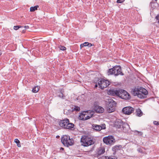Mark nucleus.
Instances as JSON below:
<instances>
[{
	"instance_id": "nucleus-16",
	"label": "nucleus",
	"mask_w": 159,
	"mask_h": 159,
	"mask_svg": "<svg viewBox=\"0 0 159 159\" xmlns=\"http://www.w3.org/2000/svg\"><path fill=\"white\" fill-rule=\"evenodd\" d=\"M105 152V150L104 148H99L98 149L97 153L98 155H100L103 154Z\"/></svg>"
},
{
	"instance_id": "nucleus-6",
	"label": "nucleus",
	"mask_w": 159,
	"mask_h": 159,
	"mask_svg": "<svg viewBox=\"0 0 159 159\" xmlns=\"http://www.w3.org/2000/svg\"><path fill=\"white\" fill-rule=\"evenodd\" d=\"M82 145L84 146H88L93 143V142L91 138L88 137L83 136L81 139Z\"/></svg>"
},
{
	"instance_id": "nucleus-11",
	"label": "nucleus",
	"mask_w": 159,
	"mask_h": 159,
	"mask_svg": "<svg viewBox=\"0 0 159 159\" xmlns=\"http://www.w3.org/2000/svg\"><path fill=\"white\" fill-rule=\"evenodd\" d=\"M92 128L96 131H99L102 129H104L106 128V125L105 124L101 125L93 124L92 125Z\"/></svg>"
},
{
	"instance_id": "nucleus-8",
	"label": "nucleus",
	"mask_w": 159,
	"mask_h": 159,
	"mask_svg": "<svg viewBox=\"0 0 159 159\" xmlns=\"http://www.w3.org/2000/svg\"><path fill=\"white\" fill-rule=\"evenodd\" d=\"M118 93L117 96L119 97L122 99H128L130 98V96L129 93L124 90L122 89H118Z\"/></svg>"
},
{
	"instance_id": "nucleus-7",
	"label": "nucleus",
	"mask_w": 159,
	"mask_h": 159,
	"mask_svg": "<svg viewBox=\"0 0 159 159\" xmlns=\"http://www.w3.org/2000/svg\"><path fill=\"white\" fill-rule=\"evenodd\" d=\"M104 143L108 145H112L115 142L116 140L112 136L109 135L104 137L103 139Z\"/></svg>"
},
{
	"instance_id": "nucleus-24",
	"label": "nucleus",
	"mask_w": 159,
	"mask_h": 159,
	"mask_svg": "<svg viewBox=\"0 0 159 159\" xmlns=\"http://www.w3.org/2000/svg\"><path fill=\"white\" fill-rule=\"evenodd\" d=\"M73 111H79L80 110V107H79L75 106L73 108Z\"/></svg>"
},
{
	"instance_id": "nucleus-17",
	"label": "nucleus",
	"mask_w": 159,
	"mask_h": 159,
	"mask_svg": "<svg viewBox=\"0 0 159 159\" xmlns=\"http://www.w3.org/2000/svg\"><path fill=\"white\" fill-rule=\"evenodd\" d=\"M29 28V27L28 26H20V32L24 33L26 32V30Z\"/></svg>"
},
{
	"instance_id": "nucleus-14",
	"label": "nucleus",
	"mask_w": 159,
	"mask_h": 159,
	"mask_svg": "<svg viewBox=\"0 0 159 159\" xmlns=\"http://www.w3.org/2000/svg\"><path fill=\"white\" fill-rule=\"evenodd\" d=\"M122 125L123 122L121 120H117L115 122L114 126L115 127L118 128H119Z\"/></svg>"
},
{
	"instance_id": "nucleus-15",
	"label": "nucleus",
	"mask_w": 159,
	"mask_h": 159,
	"mask_svg": "<svg viewBox=\"0 0 159 159\" xmlns=\"http://www.w3.org/2000/svg\"><path fill=\"white\" fill-rule=\"evenodd\" d=\"M118 90H110L108 92V94L112 95L118 96Z\"/></svg>"
},
{
	"instance_id": "nucleus-2",
	"label": "nucleus",
	"mask_w": 159,
	"mask_h": 159,
	"mask_svg": "<svg viewBox=\"0 0 159 159\" xmlns=\"http://www.w3.org/2000/svg\"><path fill=\"white\" fill-rule=\"evenodd\" d=\"M107 74L108 75L113 74L116 76L119 75H123V74L121 71V68L120 66H115L112 68L109 69Z\"/></svg>"
},
{
	"instance_id": "nucleus-1",
	"label": "nucleus",
	"mask_w": 159,
	"mask_h": 159,
	"mask_svg": "<svg viewBox=\"0 0 159 159\" xmlns=\"http://www.w3.org/2000/svg\"><path fill=\"white\" fill-rule=\"evenodd\" d=\"M132 93L134 96H137L139 98H144L146 97L148 92L145 89L140 87L134 89Z\"/></svg>"
},
{
	"instance_id": "nucleus-18",
	"label": "nucleus",
	"mask_w": 159,
	"mask_h": 159,
	"mask_svg": "<svg viewBox=\"0 0 159 159\" xmlns=\"http://www.w3.org/2000/svg\"><path fill=\"white\" fill-rule=\"evenodd\" d=\"M40 87L39 86H37L34 87L32 90L33 93H36L39 90Z\"/></svg>"
},
{
	"instance_id": "nucleus-36",
	"label": "nucleus",
	"mask_w": 159,
	"mask_h": 159,
	"mask_svg": "<svg viewBox=\"0 0 159 159\" xmlns=\"http://www.w3.org/2000/svg\"><path fill=\"white\" fill-rule=\"evenodd\" d=\"M98 86L97 84H96L95 85V88H97Z\"/></svg>"
},
{
	"instance_id": "nucleus-31",
	"label": "nucleus",
	"mask_w": 159,
	"mask_h": 159,
	"mask_svg": "<svg viewBox=\"0 0 159 159\" xmlns=\"http://www.w3.org/2000/svg\"><path fill=\"white\" fill-rule=\"evenodd\" d=\"M125 0H117V3H120L123 2Z\"/></svg>"
},
{
	"instance_id": "nucleus-4",
	"label": "nucleus",
	"mask_w": 159,
	"mask_h": 159,
	"mask_svg": "<svg viewBox=\"0 0 159 159\" xmlns=\"http://www.w3.org/2000/svg\"><path fill=\"white\" fill-rule=\"evenodd\" d=\"M93 114V111H83L81 113L79 116V119L80 120H86L90 119Z\"/></svg>"
},
{
	"instance_id": "nucleus-27",
	"label": "nucleus",
	"mask_w": 159,
	"mask_h": 159,
	"mask_svg": "<svg viewBox=\"0 0 159 159\" xmlns=\"http://www.w3.org/2000/svg\"><path fill=\"white\" fill-rule=\"evenodd\" d=\"M58 96L62 99H64L65 97V96H64L63 93L61 91L60 93L58 95Z\"/></svg>"
},
{
	"instance_id": "nucleus-12",
	"label": "nucleus",
	"mask_w": 159,
	"mask_h": 159,
	"mask_svg": "<svg viewBox=\"0 0 159 159\" xmlns=\"http://www.w3.org/2000/svg\"><path fill=\"white\" fill-rule=\"evenodd\" d=\"M69 120V119H67L61 120L59 122V124L61 127L65 128L68 123Z\"/></svg>"
},
{
	"instance_id": "nucleus-26",
	"label": "nucleus",
	"mask_w": 159,
	"mask_h": 159,
	"mask_svg": "<svg viewBox=\"0 0 159 159\" xmlns=\"http://www.w3.org/2000/svg\"><path fill=\"white\" fill-rule=\"evenodd\" d=\"M84 46H88L89 47H90L92 45L91 43H89L88 42L84 43Z\"/></svg>"
},
{
	"instance_id": "nucleus-19",
	"label": "nucleus",
	"mask_w": 159,
	"mask_h": 159,
	"mask_svg": "<svg viewBox=\"0 0 159 159\" xmlns=\"http://www.w3.org/2000/svg\"><path fill=\"white\" fill-rule=\"evenodd\" d=\"M74 126V124L72 123H70L69 121L68 123L67 126H66L65 128L70 129L73 128Z\"/></svg>"
},
{
	"instance_id": "nucleus-22",
	"label": "nucleus",
	"mask_w": 159,
	"mask_h": 159,
	"mask_svg": "<svg viewBox=\"0 0 159 159\" xmlns=\"http://www.w3.org/2000/svg\"><path fill=\"white\" fill-rule=\"evenodd\" d=\"M136 112L137 115L139 116H141L142 115L143 113L139 109H137Z\"/></svg>"
},
{
	"instance_id": "nucleus-35",
	"label": "nucleus",
	"mask_w": 159,
	"mask_h": 159,
	"mask_svg": "<svg viewBox=\"0 0 159 159\" xmlns=\"http://www.w3.org/2000/svg\"><path fill=\"white\" fill-rule=\"evenodd\" d=\"M138 151L139 152H142V150L140 148H138Z\"/></svg>"
},
{
	"instance_id": "nucleus-10",
	"label": "nucleus",
	"mask_w": 159,
	"mask_h": 159,
	"mask_svg": "<svg viewBox=\"0 0 159 159\" xmlns=\"http://www.w3.org/2000/svg\"><path fill=\"white\" fill-rule=\"evenodd\" d=\"M134 111V109L130 107H127L124 108L122 111L126 115H129L133 113Z\"/></svg>"
},
{
	"instance_id": "nucleus-25",
	"label": "nucleus",
	"mask_w": 159,
	"mask_h": 159,
	"mask_svg": "<svg viewBox=\"0 0 159 159\" xmlns=\"http://www.w3.org/2000/svg\"><path fill=\"white\" fill-rule=\"evenodd\" d=\"M14 142L17 144L19 147H20V141L18 139H15L14 140Z\"/></svg>"
},
{
	"instance_id": "nucleus-13",
	"label": "nucleus",
	"mask_w": 159,
	"mask_h": 159,
	"mask_svg": "<svg viewBox=\"0 0 159 159\" xmlns=\"http://www.w3.org/2000/svg\"><path fill=\"white\" fill-rule=\"evenodd\" d=\"M94 109V111L98 113H101L104 111V108L98 105L96 106Z\"/></svg>"
},
{
	"instance_id": "nucleus-34",
	"label": "nucleus",
	"mask_w": 159,
	"mask_h": 159,
	"mask_svg": "<svg viewBox=\"0 0 159 159\" xmlns=\"http://www.w3.org/2000/svg\"><path fill=\"white\" fill-rule=\"evenodd\" d=\"M84 43L81 44L80 45L81 48L84 47Z\"/></svg>"
},
{
	"instance_id": "nucleus-9",
	"label": "nucleus",
	"mask_w": 159,
	"mask_h": 159,
	"mask_svg": "<svg viewBox=\"0 0 159 159\" xmlns=\"http://www.w3.org/2000/svg\"><path fill=\"white\" fill-rule=\"evenodd\" d=\"M99 88L101 89H103L104 88H106L110 84L109 82L107 80L104 79H101L98 83Z\"/></svg>"
},
{
	"instance_id": "nucleus-23",
	"label": "nucleus",
	"mask_w": 159,
	"mask_h": 159,
	"mask_svg": "<svg viewBox=\"0 0 159 159\" xmlns=\"http://www.w3.org/2000/svg\"><path fill=\"white\" fill-rule=\"evenodd\" d=\"M39 7V6L37 5L34 7H32L30 8V11L31 12L37 10L38 8Z\"/></svg>"
},
{
	"instance_id": "nucleus-5",
	"label": "nucleus",
	"mask_w": 159,
	"mask_h": 159,
	"mask_svg": "<svg viewBox=\"0 0 159 159\" xmlns=\"http://www.w3.org/2000/svg\"><path fill=\"white\" fill-rule=\"evenodd\" d=\"M108 104L106 108L107 111L108 113L114 112L115 110L116 102L112 99H108Z\"/></svg>"
},
{
	"instance_id": "nucleus-32",
	"label": "nucleus",
	"mask_w": 159,
	"mask_h": 159,
	"mask_svg": "<svg viewBox=\"0 0 159 159\" xmlns=\"http://www.w3.org/2000/svg\"><path fill=\"white\" fill-rule=\"evenodd\" d=\"M156 19L158 20V23L159 24V15L156 16Z\"/></svg>"
},
{
	"instance_id": "nucleus-3",
	"label": "nucleus",
	"mask_w": 159,
	"mask_h": 159,
	"mask_svg": "<svg viewBox=\"0 0 159 159\" xmlns=\"http://www.w3.org/2000/svg\"><path fill=\"white\" fill-rule=\"evenodd\" d=\"M61 141L64 146L68 147L73 145L74 142L72 139H70L69 136L66 135L63 136L61 138Z\"/></svg>"
},
{
	"instance_id": "nucleus-37",
	"label": "nucleus",
	"mask_w": 159,
	"mask_h": 159,
	"mask_svg": "<svg viewBox=\"0 0 159 159\" xmlns=\"http://www.w3.org/2000/svg\"><path fill=\"white\" fill-rule=\"evenodd\" d=\"M61 150H64V148H61Z\"/></svg>"
},
{
	"instance_id": "nucleus-30",
	"label": "nucleus",
	"mask_w": 159,
	"mask_h": 159,
	"mask_svg": "<svg viewBox=\"0 0 159 159\" xmlns=\"http://www.w3.org/2000/svg\"><path fill=\"white\" fill-rule=\"evenodd\" d=\"M153 124L155 125H159V121H153Z\"/></svg>"
},
{
	"instance_id": "nucleus-28",
	"label": "nucleus",
	"mask_w": 159,
	"mask_h": 159,
	"mask_svg": "<svg viewBox=\"0 0 159 159\" xmlns=\"http://www.w3.org/2000/svg\"><path fill=\"white\" fill-rule=\"evenodd\" d=\"M59 48L61 50H65L66 49V48L65 47L62 46H59Z\"/></svg>"
},
{
	"instance_id": "nucleus-21",
	"label": "nucleus",
	"mask_w": 159,
	"mask_h": 159,
	"mask_svg": "<svg viewBox=\"0 0 159 159\" xmlns=\"http://www.w3.org/2000/svg\"><path fill=\"white\" fill-rule=\"evenodd\" d=\"M120 146H115L112 148V150L114 151H116L120 149L121 148Z\"/></svg>"
},
{
	"instance_id": "nucleus-20",
	"label": "nucleus",
	"mask_w": 159,
	"mask_h": 159,
	"mask_svg": "<svg viewBox=\"0 0 159 159\" xmlns=\"http://www.w3.org/2000/svg\"><path fill=\"white\" fill-rule=\"evenodd\" d=\"M102 159H117V158L114 156H111L109 157L106 156H103Z\"/></svg>"
},
{
	"instance_id": "nucleus-38",
	"label": "nucleus",
	"mask_w": 159,
	"mask_h": 159,
	"mask_svg": "<svg viewBox=\"0 0 159 159\" xmlns=\"http://www.w3.org/2000/svg\"><path fill=\"white\" fill-rule=\"evenodd\" d=\"M2 53L0 52V56L2 54Z\"/></svg>"
},
{
	"instance_id": "nucleus-33",
	"label": "nucleus",
	"mask_w": 159,
	"mask_h": 159,
	"mask_svg": "<svg viewBox=\"0 0 159 159\" xmlns=\"http://www.w3.org/2000/svg\"><path fill=\"white\" fill-rule=\"evenodd\" d=\"M137 132L140 135H142L143 134V133L141 132H139L137 131Z\"/></svg>"
},
{
	"instance_id": "nucleus-29",
	"label": "nucleus",
	"mask_w": 159,
	"mask_h": 159,
	"mask_svg": "<svg viewBox=\"0 0 159 159\" xmlns=\"http://www.w3.org/2000/svg\"><path fill=\"white\" fill-rule=\"evenodd\" d=\"M20 28V25H16L14 26L13 28L15 30H17Z\"/></svg>"
}]
</instances>
